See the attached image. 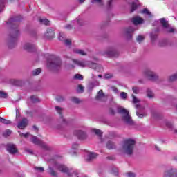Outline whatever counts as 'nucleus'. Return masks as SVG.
Segmentation results:
<instances>
[{
  "label": "nucleus",
  "mask_w": 177,
  "mask_h": 177,
  "mask_svg": "<svg viewBox=\"0 0 177 177\" xmlns=\"http://www.w3.org/2000/svg\"><path fill=\"white\" fill-rule=\"evenodd\" d=\"M136 143V142L134 140H126L122 145L120 151L122 153V154H125L126 156H132V154H133V150H135Z\"/></svg>",
  "instance_id": "nucleus-1"
},
{
  "label": "nucleus",
  "mask_w": 177,
  "mask_h": 177,
  "mask_svg": "<svg viewBox=\"0 0 177 177\" xmlns=\"http://www.w3.org/2000/svg\"><path fill=\"white\" fill-rule=\"evenodd\" d=\"M118 113L122 114V120L128 125H133V120L129 115V111L122 107L118 108Z\"/></svg>",
  "instance_id": "nucleus-2"
},
{
  "label": "nucleus",
  "mask_w": 177,
  "mask_h": 177,
  "mask_svg": "<svg viewBox=\"0 0 177 177\" xmlns=\"http://www.w3.org/2000/svg\"><path fill=\"white\" fill-rule=\"evenodd\" d=\"M54 168H55V169H57L58 171H60V172L67 174L68 176L78 177V174L76 171H73L72 169H68V168L64 165L55 162L54 165Z\"/></svg>",
  "instance_id": "nucleus-3"
},
{
  "label": "nucleus",
  "mask_w": 177,
  "mask_h": 177,
  "mask_svg": "<svg viewBox=\"0 0 177 177\" xmlns=\"http://www.w3.org/2000/svg\"><path fill=\"white\" fill-rule=\"evenodd\" d=\"M47 67L53 71H59L62 68V59L59 57H54L50 62H48Z\"/></svg>",
  "instance_id": "nucleus-4"
},
{
  "label": "nucleus",
  "mask_w": 177,
  "mask_h": 177,
  "mask_svg": "<svg viewBox=\"0 0 177 177\" xmlns=\"http://www.w3.org/2000/svg\"><path fill=\"white\" fill-rule=\"evenodd\" d=\"M144 75L145 77H147V78H148V80H150V81H157L158 79V75L149 69H146L144 71Z\"/></svg>",
  "instance_id": "nucleus-5"
},
{
  "label": "nucleus",
  "mask_w": 177,
  "mask_h": 177,
  "mask_svg": "<svg viewBox=\"0 0 177 177\" xmlns=\"http://www.w3.org/2000/svg\"><path fill=\"white\" fill-rule=\"evenodd\" d=\"M17 37H19L18 30H17L13 35H10V41L8 43V46L10 49H12V48H15L16 41H17Z\"/></svg>",
  "instance_id": "nucleus-6"
},
{
  "label": "nucleus",
  "mask_w": 177,
  "mask_h": 177,
  "mask_svg": "<svg viewBox=\"0 0 177 177\" xmlns=\"http://www.w3.org/2000/svg\"><path fill=\"white\" fill-rule=\"evenodd\" d=\"M72 62L75 66L81 67L82 68H85V67H86L88 64V62L84 59L81 60L78 59H72Z\"/></svg>",
  "instance_id": "nucleus-7"
},
{
  "label": "nucleus",
  "mask_w": 177,
  "mask_h": 177,
  "mask_svg": "<svg viewBox=\"0 0 177 177\" xmlns=\"http://www.w3.org/2000/svg\"><path fill=\"white\" fill-rule=\"evenodd\" d=\"M176 169L170 167L165 171L163 177H175L176 176Z\"/></svg>",
  "instance_id": "nucleus-8"
},
{
  "label": "nucleus",
  "mask_w": 177,
  "mask_h": 177,
  "mask_svg": "<svg viewBox=\"0 0 177 177\" xmlns=\"http://www.w3.org/2000/svg\"><path fill=\"white\" fill-rule=\"evenodd\" d=\"M104 55L108 56V57H115V56H117V50H115L114 47H109L104 53Z\"/></svg>",
  "instance_id": "nucleus-9"
},
{
  "label": "nucleus",
  "mask_w": 177,
  "mask_h": 177,
  "mask_svg": "<svg viewBox=\"0 0 177 177\" xmlns=\"http://www.w3.org/2000/svg\"><path fill=\"white\" fill-rule=\"evenodd\" d=\"M74 135H75V136H77V138L80 140H85V139L88 138V135L86 134V133L81 130L75 131Z\"/></svg>",
  "instance_id": "nucleus-10"
},
{
  "label": "nucleus",
  "mask_w": 177,
  "mask_h": 177,
  "mask_svg": "<svg viewBox=\"0 0 177 177\" xmlns=\"http://www.w3.org/2000/svg\"><path fill=\"white\" fill-rule=\"evenodd\" d=\"M87 66L90 68H93V70H98V71H102V70H103V68H102V66L96 63H93L92 62H87Z\"/></svg>",
  "instance_id": "nucleus-11"
},
{
  "label": "nucleus",
  "mask_w": 177,
  "mask_h": 177,
  "mask_svg": "<svg viewBox=\"0 0 177 177\" xmlns=\"http://www.w3.org/2000/svg\"><path fill=\"white\" fill-rule=\"evenodd\" d=\"M7 151L10 154H16V153H17V148L15 144H8Z\"/></svg>",
  "instance_id": "nucleus-12"
},
{
  "label": "nucleus",
  "mask_w": 177,
  "mask_h": 177,
  "mask_svg": "<svg viewBox=\"0 0 177 177\" xmlns=\"http://www.w3.org/2000/svg\"><path fill=\"white\" fill-rule=\"evenodd\" d=\"M44 37L47 38V39H53V38H55V30L52 28L47 29Z\"/></svg>",
  "instance_id": "nucleus-13"
},
{
  "label": "nucleus",
  "mask_w": 177,
  "mask_h": 177,
  "mask_svg": "<svg viewBox=\"0 0 177 177\" xmlns=\"http://www.w3.org/2000/svg\"><path fill=\"white\" fill-rule=\"evenodd\" d=\"M136 108L138 109V111H136V115H137L138 118H143V117H145V115H146V114L139 113V111H143V110H145V106H142L140 104H136Z\"/></svg>",
  "instance_id": "nucleus-14"
},
{
  "label": "nucleus",
  "mask_w": 177,
  "mask_h": 177,
  "mask_svg": "<svg viewBox=\"0 0 177 177\" xmlns=\"http://www.w3.org/2000/svg\"><path fill=\"white\" fill-rule=\"evenodd\" d=\"M96 100H100V102H104L107 99V96L103 93V91L100 90L97 96L95 97Z\"/></svg>",
  "instance_id": "nucleus-15"
},
{
  "label": "nucleus",
  "mask_w": 177,
  "mask_h": 177,
  "mask_svg": "<svg viewBox=\"0 0 177 177\" xmlns=\"http://www.w3.org/2000/svg\"><path fill=\"white\" fill-rule=\"evenodd\" d=\"M23 48L24 50H26L27 52H34V50H35V46L30 43L25 44Z\"/></svg>",
  "instance_id": "nucleus-16"
},
{
  "label": "nucleus",
  "mask_w": 177,
  "mask_h": 177,
  "mask_svg": "<svg viewBox=\"0 0 177 177\" xmlns=\"http://www.w3.org/2000/svg\"><path fill=\"white\" fill-rule=\"evenodd\" d=\"M63 108L60 107V106H55V111H57V113L58 114H59L60 115V120L59 122H61L62 124H63V122H64L66 120H64V118H63Z\"/></svg>",
  "instance_id": "nucleus-17"
},
{
  "label": "nucleus",
  "mask_w": 177,
  "mask_h": 177,
  "mask_svg": "<svg viewBox=\"0 0 177 177\" xmlns=\"http://www.w3.org/2000/svg\"><path fill=\"white\" fill-rule=\"evenodd\" d=\"M129 5L131 6L130 12L132 13L135 12L136 9H138V6H139V0H134L132 3H129Z\"/></svg>",
  "instance_id": "nucleus-18"
},
{
  "label": "nucleus",
  "mask_w": 177,
  "mask_h": 177,
  "mask_svg": "<svg viewBox=\"0 0 177 177\" xmlns=\"http://www.w3.org/2000/svg\"><path fill=\"white\" fill-rule=\"evenodd\" d=\"M28 124V120H27L26 118H23L22 120L18 123L17 127L19 128V129H24V128L27 127Z\"/></svg>",
  "instance_id": "nucleus-19"
},
{
  "label": "nucleus",
  "mask_w": 177,
  "mask_h": 177,
  "mask_svg": "<svg viewBox=\"0 0 177 177\" xmlns=\"http://www.w3.org/2000/svg\"><path fill=\"white\" fill-rule=\"evenodd\" d=\"M73 53H75L76 55H80V56H86V55H88L86 51H85L82 49H80V48H74L73 50Z\"/></svg>",
  "instance_id": "nucleus-20"
},
{
  "label": "nucleus",
  "mask_w": 177,
  "mask_h": 177,
  "mask_svg": "<svg viewBox=\"0 0 177 177\" xmlns=\"http://www.w3.org/2000/svg\"><path fill=\"white\" fill-rule=\"evenodd\" d=\"M135 31V29L132 27H129L126 29V36L128 39H131L132 38V32Z\"/></svg>",
  "instance_id": "nucleus-21"
},
{
  "label": "nucleus",
  "mask_w": 177,
  "mask_h": 177,
  "mask_svg": "<svg viewBox=\"0 0 177 177\" xmlns=\"http://www.w3.org/2000/svg\"><path fill=\"white\" fill-rule=\"evenodd\" d=\"M132 22L136 26L138 24H142L143 19L140 17H135L132 19Z\"/></svg>",
  "instance_id": "nucleus-22"
},
{
  "label": "nucleus",
  "mask_w": 177,
  "mask_h": 177,
  "mask_svg": "<svg viewBox=\"0 0 177 177\" xmlns=\"http://www.w3.org/2000/svg\"><path fill=\"white\" fill-rule=\"evenodd\" d=\"M10 82H11V84H12L13 85H16L17 86H21V85H23V84H24L22 80H16V79H12L10 80Z\"/></svg>",
  "instance_id": "nucleus-23"
},
{
  "label": "nucleus",
  "mask_w": 177,
  "mask_h": 177,
  "mask_svg": "<svg viewBox=\"0 0 177 177\" xmlns=\"http://www.w3.org/2000/svg\"><path fill=\"white\" fill-rule=\"evenodd\" d=\"M115 144H114V142H113L112 141H108L106 142V149H108L109 150H113L115 149Z\"/></svg>",
  "instance_id": "nucleus-24"
},
{
  "label": "nucleus",
  "mask_w": 177,
  "mask_h": 177,
  "mask_svg": "<svg viewBox=\"0 0 177 177\" xmlns=\"http://www.w3.org/2000/svg\"><path fill=\"white\" fill-rule=\"evenodd\" d=\"M97 157V154L95 153H89L87 155V161L95 160Z\"/></svg>",
  "instance_id": "nucleus-25"
},
{
  "label": "nucleus",
  "mask_w": 177,
  "mask_h": 177,
  "mask_svg": "<svg viewBox=\"0 0 177 177\" xmlns=\"http://www.w3.org/2000/svg\"><path fill=\"white\" fill-rule=\"evenodd\" d=\"M31 142L35 145H41V140L37 136H31Z\"/></svg>",
  "instance_id": "nucleus-26"
},
{
  "label": "nucleus",
  "mask_w": 177,
  "mask_h": 177,
  "mask_svg": "<svg viewBox=\"0 0 177 177\" xmlns=\"http://www.w3.org/2000/svg\"><path fill=\"white\" fill-rule=\"evenodd\" d=\"M160 23L162 27H164L165 28H168V27H169V24H168V21H167L164 18L160 19Z\"/></svg>",
  "instance_id": "nucleus-27"
},
{
  "label": "nucleus",
  "mask_w": 177,
  "mask_h": 177,
  "mask_svg": "<svg viewBox=\"0 0 177 177\" xmlns=\"http://www.w3.org/2000/svg\"><path fill=\"white\" fill-rule=\"evenodd\" d=\"M92 131L94 133H95V135H97V136H99L100 138H102V136H103V133L102 132V131L96 129H94Z\"/></svg>",
  "instance_id": "nucleus-28"
},
{
  "label": "nucleus",
  "mask_w": 177,
  "mask_h": 177,
  "mask_svg": "<svg viewBox=\"0 0 177 177\" xmlns=\"http://www.w3.org/2000/svg\"><path fill=\"white\" fill-rule=\"evenodd\" d=\"M0 122H1L2 124H5L6 125H9L10 124H12V122L10 120H8L2 118H0Z\"/></svg>",
  "instance_id": "nucleus-29"
},
{
  "label": "nucleus",
  "mask_w": 177,
  "mask_h": 177,
  "mask_svg": "<svg viewBox=\"0 0 177 177\" xmlns=\"http://www.w3.org/2000/svg\"><path fill=\"white\" fill-rule=\"evenodd\" d=\"M41 71H42V70L41 68L35 69L32 71V75H39V74H41Z\"/></svg>",
  "instance_id": "nucleus-30"
},
{
  "label": "nucleus",
  "mask_w": 177,
  "mask_h": 177,
  "mask_svg": "<svg viewBox=\"0 0 177 177\" xmlns=\"http://www.w3.org/2000/svg\"><path fill=\"white\" fill-rule=\"evenodd\" d=\"M39 21L40 23H42V24H45V26H49V24H50V21L47 19H40Z\"/></svg>",
  "instance_id": "nucleus-31"
},
{
  "label": "nucleus",
  "mask_w": 177,
  "mask_h": 177,
  "mask_svg": "<svg viewBox=\"0 0 177 177\" xmlns=\"http://www.w3.org/2000/svg\"><path fill=\"white\" fill-rule=\"evenodd\" d=\"M147 97H149V99H153V97H154V93H153V92L151 91H150L149 89H148L147 91Z\"/></svg>",
  "instance_id": "nucleus-32"
},
{
  "label": "nucleus",
  "mask_w": 177,
  "mask_h": 177,
  "mask_svg": "<svg viewBox=\"0 0 177 177\" xmlns=\"http://www.w3.org/2000/svg\"><path fill=\"white\" fill-rule=\"evenodd\" d=\"M91 3H98L99 6H103V0H91Z\"/></svg>",
  "instance_id": "nucleus-33"
},
{
  "label": "nucleus",
  "mask_w": 177,
  "mask_h": 177,
  "mask_svg": "<svg viewBox=\"0 0 177 177\" xmlns=\"http://www.w3.org/2000/svg\"><path fill=\"white\" fill-rule=\"evenodd\" d=\"M78 93H82V92H84V86H82V84H79L77 86V89Z\"/></svg>",
  "instance_id": "nucleus-34"
},
{
  "label": "nucleus",
  "mask_w": 177,
  "mask_h": 177,
  "mask_svg": "<svg viewBox=\"0 0 177 177\" xmlns=\"http://www.w3.org/2000/svg\"><path fill=\"white\" fill-rule=\"evenodd\" d=\"M74 80H84V76H82V75H81V74H75L74 75Z\"/></svg>",
  "instance_id": "nucleus-35"
},
{
  "label": "nucleus",
  "mask_w": 177,
  "mask_h": 177,
  "mask_svg": "<svg viewBox=\"0 0 177 177\" xmlns=\"http://www.w3.org/2000/svg\"><path fill=\"white\" fill-rule=\"evenodd\" d=\"M71 102H73V103H76L77 104L81 103V100L75 97L71 98Z\"/></svg>",
  "instance_id": "nucleus-36"
},
{
  "label": "nucleus",
  "mask_w": 177,
  "mask_h": 177,
  "mask_svg": "<svg viewBox=\"0 0 177 177\" xmlns=\"http://www.w3.org/2000/svg\"><path fill=\"white\" fill-rule=\"evenodd\" d=\"M66 68H67V70H73L75 68V66L73 64H68L66 66Z\"/></svg>",
  "instance_id": "nucleus-37"
},
{
  "label": "nucleus",
  "mask_w": 177,
  "mask_h": 177,
  "mask_svg": "<svg viewBox=\"0 0 177 177\" xmlns=\"http://www.w3.org/2000/svg\"><path fill=\"white\" fill-rule=\"evenodd\" d=\"M12 133V131L9 129L6 130L3 133V136L5 138H7V136H10V135Z\"/></svg>",
  "instance_id": "nucleus-38"
},
{
  "label": "nucleus",
  "mask_w": 177,
  "mask_h": 177,
  "mask_svg": "<svg viewBox=\"0 0 177 177\" xmlns=\"http://www.w3.org/2000/svg\"><path fill=\"white\" fill-rule=\"evenodd\" d=\"M49 174L50 175H52V176H57V174H56V171L53 170L51 167H49Z\"/></svg>",
  "instance_id": "nucleus-39"
},
{
  "label": "nucleus",
  "mask_w": 177,
  "mask_h": 177,
  "mask_svg": "<svg viewBox=\"0 0 177 177\" xmlns=\"http://www.w3.org/2000/svg\"><path fill=\"white\" fill-rule=\"evenodd\" d=\"M59 41H65L66 35H64V33H63V32H60L59 36Z\"/></svg>",
  "instance_id": "nucleus-40"
},
{
  "label": "nucleus",
  "mask_w": 177,
  "mask_h": 177,
  "mask_svg": "<svg viewBox=\"0 0 177 177\" xmlns=\"http://www.w3.org/2000/svg\"><path fill=\"white\" fill-rule=\"evenodd\" d=\"M0 97L2 99H6L8 94L3 91H0Z\"/></svg>",
  "instance_id": "nucleus-41"
},
{
  "label": "nucleus",
  "mask_w": 177,
  "mask_h": 177,
  "mask_svg": "<svg viewBox=\"0 0 177 177\" xmlns=\"http://www.w3.org/2000/svg\"><path fill=\"white\" fill-rule=\"evenodd\" d=\"M120 97L121 99H127V97H128V93H125V92H121L120 93Z\"/></svg>",
  "instance_id": "nucleus-42"
},
{
  "label": "nucleus",
  "mask_w": 177,
  "mask_h": 177,
  "mask_svg": "<svg viewBox=\"0 0 177 177\" xmlns=\"http://www.w3.org/2000/svg\"><path fill=\"white\" fill-rule=\"evenodd\" d=\"M136 39L137 41H138L139 44H140V42H142L145 40V37L142 35H138Z\"/></svg>",
  "instance_id": "nucleus-43"
},
{
  "label": "nucleus",
  "mask_w": 177,
  "mask_h": 177,
  "mask_svg": "<svg viewBox=\"0 0 177 177\" xmlns=\"http://www.w3.org/2000/svg\"><path fill=\"white\" fill-rule=\"evenodd\" d=\"M132 97H133V103H134L135 104H136V103H140V100L135 97V95H132Z\"/></svg>",
  "instance_id": "nucleus-44"
},
{
  "label": "nucleus",
  "mask_w": 177,
  "mask_h": 177,
  "mask_svg": "<svg viewBox=\"0 0 177 177\" xmlns=\"http://www.w3.org/2000/svg\"><path fill=\"white\" fill-rule=\"evenodd\" d=\"M132 91H133V93H136V95H138V93H139V92H140L138 87H136V86H133L132 88Z\"/></svg>",
  "instance_id": "nucleus-45"
},
{
  "label": "nucleus",
  "mask_w": 177,
  "mask_h": 177,
  "mask_svg": "<svg viewBox=\"0 0 177 177\" xmlns=\"http://www.w3.org/2000/svg\"><path fill=\"white\" fill-rule=\"evenodd\" d=\"M30 99H31L32 103H37V102H39L38 98H37V97H35L34 95L31 96Z\"/></svg>",
  "instance_id": "nucleus-46"
},
{
  "label": "nucleus",
  "mask_w": 177,
  "mask_h": 177,
  "mask_svg": "<svg viewBox=\"0 0 177 177\" xmlns=\"http://www.w3.org/2000/svg\"><path fill=\"white\" fill-rule=\"evenodd\" d=\"M75 21L77 23L79 26H82V19H81V18L77 17Z\"/></svg>",
  "instance_id": "nucleus-47"
},
{
  "label": "nucleus",
  "mask_w": 177,
  "mask_h": 177,
  "mask_svg": "<svg viewBox=\"0 0 177 177\" xmlns=\"http://www.w3.org/2000/svg\"><path fill=\"white\" fill-rule=\"evenodd\" d=\"M142 13H145V15H148L149 16H150L151 15V13L150 12V11H149V10H147V8H145Z\"/></svg>",
  "instance_id": "nucleus-48"
},
{
  "label": "nucleus",
  "mask_w": 177,
  "mask_h": 177,
  "mask_svg": "<svg viewBox=\"0 0 177 177\" xmlns=\"http://www.w3.org/2000/svg\"><path fill=\"white\" fill-rule=\"evenodd\" d=\"M165 125H166V127H167V128H172V127H173L171 122H168V121L165 122Z\"/></svg>",
  "instance_id": "nucleus-49"
},
{
  "label": "nucleus",
  "mask_w": 177,
  "mask_h": 177,
  "mask_svg": "<svg viewBox=\"0 0 177 177\" xmlns=\"http://www.w3.org/2000/svg\"><path fill=\"white\" fill-rule=\"evenodd\" d=\"M35 169L36 171H39V172H44V167H35Z\"/></svg>",
  "instance_id": "nucleus-50"
},
{
  "label": "nucleus",
  "mask_w": 177,
  "mask_h": 177,
  "mask_svg": "<svg viewBox=\"0 0 177 177\" xmlns=\"http://www.w3.org/2000/svg\"><path fill=\"white\" fill-rule=\"evenodd\" d=\"M56 100L57 102H63L64 100V97L62 96H58L57 97Z\"/></svg>",
  "instance_id": "nucleus-51"
},
{
  "label": "nucleus",
  "mask_w": 177,
  "mask_h": 177,
  "mask_svg": "<svg viewBox=\"0 0 177 177\" xmlns=\"http://www.w3.org/2000/svg\"><path fill=\"white\" fill-rule=\"evenodd\" d=\"M21 136H24V138H28V136H32V135L30 134L29 133H21L20 134Z\"/></svg>",
  "instance_id": "nucleus-52"
},
{
  "label": "nucleus",
  "mask_w": 177,
  "mask_h": 177,
  "mask_svg": "<svg viewBox=\"0 0 177 177\" xmlns=\"http://www.w3.org/2000/svg\"><path fill=\"white\" fill-rule=\"evenodd\" d=\"M64 41L65 45H67V46L71 45V40H70V39H65Z\"/></svg>",
  "instance_id": "nucleus-53"
},
{
  "label": "nucleus",
  "mask_w": 177,
  "mask_h": 177,
  "mask_svg": "<svg viewBox=\"0 0 177 177\" xmlns=\"http://www.w3.org/2000/svg\"><path fill=\"white\" fill-rule=\"evenodd\" d=\"M105 78H106V80H109L110 78H113V75L110 74V73H106L104 75Z\"/></svg>",
  "instance_id": "nucleus-54"
},
{
  "label": "nucleus",
  "mask_w": 177,
  "mask_h": 177,
  "mask_svg": "<svg viewBox=\"0 0 177 177\" xmlns=\"http://www.w3.org/2000/svg\"><path fill=\"white\" fill-rule=\"evenodd\" d=\"M136 175L134 173L129 172L127 173V177H136Z\"/></svg>",
  "instance_id": "nucleus-55"
},
{
  "label": "nucleus",
  "mask_w": 177,
  "mask_h": 177,
  "mask_svg": "<svg viewBox=\"0 0 177 177\" xmlns=\"http://www.w3.org/2000/svg\"><path fill=\"white\" fill-rule=\"evenodd\" d=\"M2 9H3V1H0V12H2Z\"/></svg>",
  "instance_id": "nucleus-56"
},
{
  "label": "nucleus",
  "mask_w": 177,
  "mask_h": 177,
  "mask_svg": "<svg viewBox=\"0 0 177 177\" xmlns=\"http://www.w3.org/2000/svg\"><path fill=\"white\" fill-rule=\"evenodd\" d=\"M167 32H175V29H174V28H169L167 30Z\"/></svg>",
  "instance_id": "nucleus-57"
},
{
  "label": "nucleus",
  "mask_w": 177,
  "mask_h": 177,
  "mask_svg": "<svg viewBox=\"0 0 177 177\" xmlns=\"http://www.w3.org/2000/svg\"><path fill=\"white\" fill-rule=\"evenodd\" d=\"M72 149H78V144L77 143L73 144Z\"/></svg>",
  "instance_id": "nucleus-58"
},
{
  "label": "nucleus",
  "mask_w": 177,
  "mask_h": 177,
  "mask_svg": "<svg viewBox=\"0 0 177 177\" xmlns=\"http://www.w3.org/2000/svg\"><path fill=\"white\" fill-rule=\"evenodd\" d=\"M109 111L110 114H111L112 115H114L115 114V111L113 109H110Z\"/></svg>",
  "instance_id": "nucleus-59"
},
{
  "label": "nucleus",
  "mask_w": 177,
  "mask_h": 177,
  "mask_svg": "<svg viewBox=\"0 0 177 177\" xmlns=\"http://www.w3.org/2000/svg\"><path fill=\"white\" fill-rule=\"evenodd\" d=\"M111 89L113 92H115V93H117V92H118V89H117L116 87H112Z\"/></svg>",
  "instance_id": "nucleus-60"
},
{
  "label": "nucleus",
  "mask_w": 177,
  "mask_h": 177,
  "mask_svg": "<svg viewBox=\"0 0 177 177\" xmlns=\"http://www.w3.org/2000/svg\"><path fill=\"white\" fill-rule=\"evenodd\" d=\"M157 38V35L151 34V39H156Z\"/></svg>",
  "instance_id": "nucleus-61"
},
{
  "label": "nucleus",
  "mask_w": 177,
  "mask_h": 177,
  "mask_svg": "<svg viewBox=\"0 0 177 177\" xmlns=\"http://www.w3.org/2000/svg\"><path fill=\"white\" fill-rule=\"evenodd\" d=\"M66 28L67 30H71V28H73V26L71 25H66Z\"/></svg>",
  "instance_id": "nucleus-62"
},
{
  "label": "nucleus",
  "mask_w": 177,
  "mask_h": 177,
  "mask_svg": "<svg viewBox=\"0 0 177 177\" xmlns=\"http://www.w3.org/2000/svg\"><path fill=\"white\" fill-rule=\"evenodd\" d=\"M155 149H156V150H157L158 151H160V150H161V149L159 148V147L157 146V145L155 146Z\"/></svg>",
  "instance_id": "nucleus-63"
},
{
  "label": "nucleus",
  "mask_w": 177,
  "mask_h": 177,
  "mask_svg": "<svg viewBox=\"0 0 177 177\" xmlns=\"http://www.w3.org/2000/svg\"><path fill=\"white\" fill-rule=\"evenodd\" d=\"M173 132L176 134H177V129H173Z\"/></svg>",
  "instance_id": "nucleus-64"
}]
</instances>
